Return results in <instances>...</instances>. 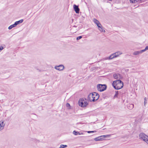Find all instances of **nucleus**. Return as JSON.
Segmentation results:
<instances>
[{
    "label": "nucleus",
    "instance_id": "1",
    "mask_svg": "<svg viewBox=\"0 0 148 148\" xmlns=\"http://www.w3.org/2000/svg\"><path fill=\"white\" fill-rule=\"evenodd\" d=\"M112 85L115 89L119 90L123 88V84L121 80L118 79L113 81Z\"/></svg>",
    "mask_w": 148,
    "mask_h": 148
},
{
    "label": "nucleus",
    "instance_id": "2",
    "mask_svg": "<svg viewBox=\"0 0 148 148\" xmlns=\"http://www.w3.org/2000/svg\"><path fill=\"white\" fill-rule=\"evenodd\" d=\"M99 94L95 92L90 93L88 96V100L90 101H94L99 99Z\"/></svg>",
    "mask_w": 148,
    "mask_h": 148
},
{
    "label": "nucleus",
    "instance_id": "3",
    "mask_svg": "<svg viewBox=\"0 0 148 148\" xmlns=\"http://www.w3.org/2000/svg\"><path fill=\"white\" fill-rule=\"evenodd\" d=\"M97 90L100 92L105 90L107 88V86L105 84H99L97 85Z\"/></svg>",
    "mask_w": 148,
    "mask_h": 148
},
{
    "label": "nucleus",
    "instance_id": "4",
    "mask_svg": "<svg viewBox=\"0 0 148 148\" xmlns=\"http://www.w3.org/2000/svg\"><path fill=\"white\" fill-rule=\"evenodd\" d=\"M122 54V53L121 52L119 51H117L112 54L109 56V58H108L109 59H112L114 58L117 57L119 56V55H121Z\"/></svg>",
    "mask_w": 148,
    "mask_h": 148
},
{
    "label": "nucleus",
    "instance_id": "5",
    "mask_svg": "<svg viewBox=\"0 0 148 148\" xmlns=\"http://www.w3.org/2000/svg\"><path fill=\"white\" fill-rule=\"evenodd\" d=\"M79 105L82 107H86L88 104V101H84L83 99L82 100L81 99V100H79Z\"/></svg>",
    "mask_w": 148,
    "mask_h": 148
},
{
    "label": "nucleus",
    "instance_id": "6",
    "mask_svg": "<svg viewBox=\"0 0 148 148\" xmlns=\"http://www.w3.org/2000/svg\"><path fill=\"white\" fill-rule=\"evenodd\" d=\"M139 137L140 139L143 140L145 142L148 138V136L143 133H140Z\"/></svg>",
    "mask_w": 148,
    "mask_h": 148
},
{
    "label": "nucleus",
    "instance_id": "7",
    "mask_svg": "<svg viewBox=\"0 0 148 148\" xmlns=\"http://www.w3.org/2000/svg\"><path fill=\"white\" fill-rule=\"evenodd\" d=\"M148 50V46H147L145 49H143L140 51H138L134 52L133 53L134 55H137L139 54H141L142 53Z\"/></svg>",
    "mask_w": 148,
    "mask_h": 148
},
{
    "label": "nucleus",
    "instance_id": "8",
    "mask_svg": "<svg viewBox=\"0 0 148 148\" xmlns=\"http://www.w3.org/2000/svg\"><path fill=\"white\" fill-rule=\"evenodd\" d=\"M54 68L56 70L59 71H62L64 68V66L63 65H60L58 66H55Z\"/></svg>",
    "mask_w": 148,
    "mask_h": 148
},
{
    "label": "nucleus",
    "instance_id": "9",
    "mask_svg": "<svg viewBox=\"0 0 148 148\" xmlns=\"http://www.w3.org/2000/svg\"><path fill=\"white\" fill-rule=\"evenodd\" d=\"M74 9L76 13L78 14L79 12V9L78 6L75 5H73Z\"/></svg>",
    "mask_w": 148,
    "mask_h": 148
},
{
    "label": "nucleus",
    "instance_id": "10",
    "mask_svg": "<svg viewBox=\"0 0 148 148\" xmlns=\"http://www.w3.org/2000/svg\"><path fill=\"white\" fill-rule=\"evenodd\" d=\"M5 125V124L4 123V121H0V131L2 130Z\"/></svg>",
    "mask_w": 148,
    "mask_h": 148
},
{
    "label": "nucleus",
    "instance_id": "11",
    "mask_svg": "<svg viewBox=\"0 0 148 148\" xmlns=\"http://www.w3.org/2000/svg\"><path fill=\"white\" fill-rule=\"evenodd\" d=\"M113 77L115 79H120L121 76L119 73H115L113 75Z\"/></svg>",
    "mask_w": 148,
    "mask_h": 148
},
{
    "label": "nucleus",
    "instance_id": "12",
    "mask_svg": "<svg viewBox=\"0 0 148 148\" xmlns=\"http://www.w3.org/2000/svg\"><path fill=\"white\" fill-rule=\"evenodd\" d=\"M93 21L97 25L98 27H100V26H101V24L97 19L94 18Z\"/></svg>",
    "mask_w": 148,
    "mask_h": 148
},
{
    "label": "nucleus",
    "instance_id": "13",
    "mask_svg": "<svg viewBox=\"0 0 148 148\" xmlns=\"http://www.w3.org/2000/svg\"><path fill=\"white\" fill-rule=\"evenodd\" d=\"M95 141H101L103 140V138L101 137V136L94 138Z\"/></svg>",
    "mask_w": 148,
    "mask_h": 148
},
{
    "label": "nucleus",
    "instance_id": "14",
    "mask_svg": "<svg viewBox=\"0 0 148 148\" xmlns=\"http://www.w3.org/2000/svg\"><path fill=\"white\" fill-rule=\"evenodd\" d=\"M134 107V105L132 104H129L127 106V107L128 109H132Z\"/></svg>",
    "mask_w": 148,
    "mask_h": 148
},
{
    "label": "nucleus",
    "instance_id": "15",
    "mask_svg": "<svg viewBox=\"0 0 148 148\" xmlns=\"http://www.w3.org/2000/svg\"><path fill=\"white\" fill-rule=\"evenodd\" d=\"M16 26V23H14V24H13L12 25H10V26H9L8 27V29H11L12 28H13L14 27H15Z\"/></svg>",
    "mask_w": 148,
    "mask_h": 148
},
{
    "label": "nucleus",
    "instance_id": "16",
    "mask_svg": "<svg viewBox=\"0 0 148 148\" xmlns=\"http://www.w3.org/2000/svg\"><path fill=\"white\" fill-rule=\"evenodd\" d=\"M23 19H21L19 21H17L15 22V23H16V25H18L20 23H22L23 22Z\"/></svg>",
    "mask_w": 148,
    "mask_h": 148
},
{
    "label": "nucleus",
    "instance_id": "17",
    "mask_svg": "<svg viewBox=\"0 0 148 148\" xmlns=\"http://www.w3.org/2000/svg\"><path fill=\"white\" fill-rule=\"evenodd\" d=\"M73 133L74 134L77 135H80V133L76 131H74L73 132Z\"/></svg>",
    "mask_w": 148,
    "mask_h": 148
},
{
    "label": "nucleus",
    "instance_id": "18",
    "mask_svg": "<svg viewBox=\"0 0 148 148\" xmlns=\"http://www.w3.org/2000/svg\"><path fill=\"white\" fill-rule=\"evenodd\" d=\"M99 30L101 32H105V31L103 30V27H102V26H101H101H100V27H98Z\"/></svg>",
    "mask_w": 148,
    "mask_h": 148
},
{
    "label": "nucleus",
    "instance_id": "19",
    "mask_svg": "<svg viewBox=\"0 0 148 148\" xmlns=\"http://www.w3.org/2000/svg\"><path fill=\"white\" fill-rule=\"evenodd\" d=\"M119 94V91H115V94L114 97V98H117Z\"/></svg>",
    "mask_w": 148,
    "mask_h": 148
},
{
    "label": "nucleus",
    "instance_id": "20",
    "mask_svg": "<svg viewBox=\"0 0 148 148\" xmlns=\"http://www.w3.org/2000/svg\"><path fill=\"white\" fill-rule=\"evenodd\" d=\"M110 135H104L101 136V137L102 138H103V140L104 138L109 137H110Z\"/></svg>",
    "mask_w": 148,
    "mask_h": 148
},
{
    "label": "nucleus",
    "instance_id": "21",
    "mask_svg": "<svg viewBox=\"0 0 148 148\" xmlns=\"http://www.w3.org/2000/svg\"><path fill=\"white\" fill-rule=\"evenodd\" d=\"M130 3H135L138 2L139 1V0H130Z\"/></svg>",
    "mask_w": 148,
    "mask_h": 148
},
{
    "label": "nucleus",
    "instance_id": "22",
    "mask_svg": "<svg viewBox=\"0 0 148 148\" xmlns=\"http://www.w3.org/2000/svg\"><path fill=\"white\" fill-rule=\"evenodd\" d=\"M67 147V145H60V146L59 148H64L66 147Z\"/></svg>",
    "mask_w": 148,
    "mask_h": 148
},
{
    "label": "nucleus",
    "instance_id": "23",
    "mask_svg": "<svg viewBox=\"0 0 148 148\" xmlns=\"http://www.w3.org/2000/svg\"><path fill=\"white\" fill-rule=\"evenodd\" d=\"M82 38V36H78L77 38L76 39L77 40H79L80 39H81Z\"/></svg>",
    "mask_w": 148,
    "mask_h": 148
},
{
    "label": "nucleus",
    "instance_id": "24",
    "mask_svg": "<svg viewBox=\"0 0 148 148\" xmlns=\"http://www.w3.org/2000/svg\"><path fill=\"white\" fill-rule=\"evenodd\" d=\"M144 105H145V104L146 103V101H147V98L146 97H145L144 98Z\"/></svg>",
    "mask_w": 148,
    "mask_h": 148
},
{
    "label": "nucleus",
    "instance_id": "25",
    "mask_svg": "<svg viewBox=\"0 0 148 148\" xmlns=\"http://www.w3.org/2000/svg\"><path fill=\"white\" fill-rule=\"evenodd\" d=\"M96 132V131H88L87 132L88 133H94Z\"/></svg>",
    "mask_w": 148,
    "mask_h": 148
},
{
    "label": "nucleus",
    "instance_id": "26",
    "mask_svg": "<svg viewBox=\"0 0 148 148\" xmlns=\"http://www.w3.org/2000/svg\"><path fill=\"white\" fill-rule=\"evenodd\" d=\"M66 106L67 107H69L70 106V104L68 103H67L66 104Z\"/></svg>",
    "mask_w": 148,
    "mask_h": 148
},
{
    "label": "nucleus",
    "instance_id": "27",
    "mask_svg": "<svg viewBox=\"0 0 148 148\" xmlns=\"http://www.w3.org/2000/svg\"><path fill=\"white\" fill-rule=\"evenodd\" d=\"M3 47L2 46L0 47V50L1 51L3 50Z\"/></svg>",
    "mask_w": 148,
    "mask_h": 148
},
{
    "label": "nucleus",
    "instance_id": "28",
    "mask_svg": "<svg viewBox=\"0 0 148 148\" xmlns=\"http://www.w3.org/2000/svg\"><path fill=\"white\" fill-rule=\"evenodd\" d=\"M145 142H146L147 144H148V138L145 141Z\"/></svg>",
    "mask_w": 148,
    "mask_h": 148
},
{
    "label": "nucleus",
    "instance_id": "29",
    "mask_svg": "<svg viewBox=\"0 0 148 148\" xmlns=\"http://www.w3.org/2000/svg\"><path fill=\"white\" fill-rule=\"evenodd\" d=\"M109 58V57H107L106 58H105V59L106 60H111V59H109L108 58Z\"/></svg>",
    "mask_w": 148,
    "mask_h": 148
},
{
    "label": "nucleus",
    "instance_id": "30",
    "mask_svg": "<svg viewBox=\"0 0 148 148\" xmlns=\"http://www.w3.org/2000/svg\"><path fill=\"white\" fill-rule=\"evenodd\" d=\"M83 134L82 133H80V135Z\"/></svg>",
    "mask_w": 148,
    "mask_h": 148
},
{
    "label": "nucleus",
    "instance_id": "31",
    "mask_svg": "<svg viewBox=\"0 0 148 148\" xmlns=\"http://www.w3.org/2000/svg\"><path fill=\"white\" fill-rule=\"evenodd\" d=\"M73 29V28H72V29L71 30L72 31Z\"/></svg>",
    "mask_w": 148,
    "mask_h": 148
}]
</instances>
